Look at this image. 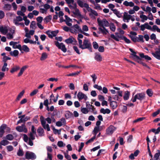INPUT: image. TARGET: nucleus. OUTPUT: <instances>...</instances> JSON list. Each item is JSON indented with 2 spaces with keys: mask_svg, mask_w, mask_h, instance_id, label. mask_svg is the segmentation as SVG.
<instances>
[{
  "mask_svg": "<svg viewBox=\"0 0 160 160\" xmlns=\"http://www.w3.org/2000/svg\"><path fill=\"white\" fill-rule=\"evenodd\" d=\"M22 20L23 19L22 17L20 16H17L16 18L13 20V22L16 25H17L18 24V22L22 21Z\"/></svg>",
  "mask_w": 160,
  "mask_h": 160,
  "instance_id": "c85d7f7f",
  "label": "nucleus"
},
{
  "mask_svg": "<svg viewBox=\"0 0 160 160\" xmlns=\"http://www.w3.org/2000/svg\"><path fill=\"white\" fill-rule=\"evenodd\" d=\"M95 59L98 62H100L102 60V57L99 53H95Z\"/></svg>",
  "mask_w": 160,
  "mask_h": 160,
  "instance_id": "b1692460",
  "label": "nucleus"
},
{
  "mask_svg": "<svg viewBox=\"0 0 160 160\" xmlns=\"http://www.w3.org/2000/svg\"><path fill=\"white\" fill-rule=\"evenodd\" d=\"M110 28L112 32H115L116 30V27L113 23H111L109 24Z\"/></svg>",
  "mask_w": 160,
  "mask_h": 160,
  "instance_id": "603ef678",
  "label": "nucleus"
},
{
  "mask_svg": "<svg viewBox=\"0 0 160 160\" xmlns=\"http://www.w3.org/2000/svg\"><path fill=\"white\" fill-rule=\"evenodd\" d=\"M129 50L133 53L132 54V55L133 56V59L138 63H141V60L140 57L136 54V53L134 52L132 48H130Z\"/></svg>",
  "mask_w": 160,
  "mask_h": 160,
  "instance_id": "dca6fc26",
  "label": "nucleus"
},
{
  "mask_svg": "<svg viewBox=\"0 0 160 160\" xmlns=\"http://www.w3.org/2000/svg\"><path fill=\"white\" fill-rule=\"evenodd\" d=\"M144 42L143 36L142 35H139L138 37V42Z\"/></svg>",
  "mask_w": 160,
  "mask_h": 160,
  "instance_id": "bf43d9fd",
  "label": "nucleus"
},
{
  "mask_svg": "<svg viewBox=\"0 0 160 160\" xmlns=\"http://www.w3.org/2000/svg\"><path fill=\"white\" fill-rule=\"evenodd\" d=\"M139 152V150H136L133 153H131L130 155L129 156V158L131 160H134L135 158L134 157H137L138 154Z\"/></svg>",
  "mask_w": 160,
  "mask_h": 160,
  "instance_id": "a878e982",
  "label": "nucleus"
},
{
  "mask_svg": "<svg viewBox=\"0 0 160 160\" xmlns=\"http://www.w3.org/2000/svg\"><path fill=\"white\" fill-rule=\"evenodd\" d=\"M100 112L101 113L103 114H108L111 112V110L108 108L104 109V108H102L100 110Z\"/></svg>",
  "mask_w": 160,
  "mask_h": 160,
  "instance_id": "7c9ffc66",
  "label": "nucleus"
},
{
  "mask_svg": "<svg viewBox=\"0 0 160 160\" xmlns=\"http://www.w3.org/2000/svg\"><path fill=\"white\" fill-rule=\"evenodd\" d=\"M55 44L58 49H61L63 52H66L67 49L65 45L63 43H59L57 41L55 42Z\"/></svg>",
  "mask_w": 160,
  "mask_h": 160,
  "instance_id": "9b49d317",
  "label": "nucleus"
},
{
  "mask_svg": "<svg viewBox=\"0 0 160 160\" xmlns=\"http://www.w3.org/2000/svg\"><path fill=\"white\" fill-rule=\"evenodd\" d=\"M92 45L94 49H97L98 48V44L96 42H92Z\"/></svg>",
  "mask_w": 160,
  "mask_h": 160,
  "instance_id": "338daca9",
  "label": "nucleus"
},
{
  "mask_svg": "<svg viewBox=\"0 0 160 160\" xmlns=\"http://www.w3.org/2000/svg\"><path fill=\"white\" fill-rule=\"evenodd\" d=\"M135 17L134 15H132L125 12L123 13V20L124 22H129L130 20L133 22L135 20Z\"/></svg>",
  "mask_w": 160,
  "mask_h": 160,
  "instance_id": "39448f33",
  "label": "nucleus"
},
{
  "mask_svg": "<svg viewBox=\"0 0 160 160\" xmlns=\"http://www.w3.org/2000/svg\"><path fill=\"white\" fill-rule=\"evenodd\" d=\"M68 4L69 7L71 8H74L76 7L77 4L74 0H65Z\"/></svg>",
  "mask_w": 160,
  "mask_h": 160,
  "instance_id": "aec40b11",
  "label": "nucleus"
},
{
  "mask_svg": "<svg viewBox=\"0 0 160 160\" xmlns=\"http://www.w3.org/2000/svg\"><path fill=\"white\" fill-rule=\"evenodd\" d=\"M24 92L25 91L24 90H22L21 92L18 95L17 97V98L16 100V101H19L21 98L23 96Z\"/></svg>",
  "mask_w": 160,
  "mask_h": 160,
  "instance_id": "a19ab883",
  "label": "nucleus"
},
{
  "mask_svg": "<svg viewBox=\"0 0 160 160\" xmlns=\"http://www.w3.org/2000/svg\"><path fill=\"white\" fill-rule=\"evenodd\" d=\"M90 84V83L89 82L87 83H84L83 86V89L85 91H88V86Z\"/></svg>",
  "mask_w": 160,
  "mask_h": 160,
  "instance_id": "8fccbe9b",
  "label": "nucleus"
},
{
  "mask_svg": "<svg viewBox=\"0 0 160 160\" xmlns=\"http://www.w3.org/2000/svg\"><path fill=\"white\" fill-rule=\"evenodd\" d=\"M72 114L69 111H66L65 113V116L67 118H68L72 116Z\"/></svg>",
  "mask_w": 160,
  "mask_h": 160,
  "instance_id": "de8ad7c7",
  "label": "nucleus"
},
{
  "mask_svg": "<svg viewBox=\"0 0 160 160\" xmlns=\"http://www.w3.org/2000/svg\"><path fill=\"white\" fill-rule=\"evenodd\" d=\"M66 121L65 119L62 118L60 120L56 122V125L58 127H61L66 124Z\"/></svg>",
  "mask_w": 160,
  "mask_h": 160,
  "instance_id": "4be33fe9",
  "label": "nucleus"
},
{
  "mask_svg": "<svg viewBox=\"0 0 160 160\" xmlns=\"http://www.w3.org/2000/svg\"><path fill=\"white\" fill-rule=\"evenodd\" d=\"M37 132L40 136H42L44 135V129L41 127H39L37 129Z\"/></svg>",
  "mask_w": 160,
  "mask_h": 160,
  "instance_id": "cd10ccee",
  "label": "nucleus"
},
{
  "mask_svg": "<svg viewBox=\"0 0 160 160\" xmlns=\"http://www.w3.org/2000/svg\"><path fill=\"white\" fill-rule=\"evenodd\" d=\"M146 93L150 97H151L153 94V92L151 89H148L146 91Z\"/></svg>",
  "mask_w": 160,
  "mask_h": 160,
  "instance_id": "09e8293b",
  "label": "nucleus"
},
{
  "mask_svg": "<svg viewBox=\"0 0 160 160\" xmlns=\"http://www.w3.org/2000/svg\"><path fill=\"white\" fill-rule=\"evenodd\" d=\"M86 9L89 12V16L91 18L98 16V14L97 12L89 7Z\"/></svg>",
  "mask_w": 160,
  "mask_h": 160,
  "instance_id": "2eb2a0df",
  "label": "nucleus"
},
{
  "mask_svg": "<svg viewBox=\"0 0 160 160\" xmlns=\"http://www.w3.org/2000/svg\"><path fill=\"white\" fill-rule=\"evenodd\" d=\"M101 130V128L99 127H95L93 131V132H94V134H95V136H96V134L98 133V132Z\"/></svg>",
  "mask_w": 160,
  "mask_h": 160,
  "instance_id": "c03bdc74",
  "label": "nucleus"
},
{
  "mask_svg": "<svg viewBox=\"0 0 160 160\" xmlns=\"http://www.w3.org/2000/svg\"><path fill=\"white\" fill-rule=\"evenodd\" d=\"M0 32L3 34L6 35L7 38L8 39H12L13 38L14 30L13 28H10L8 26H1L0 27Z\"/></svg>",
  "mask_w": 160,
  "mask_h": 160,
  "instance_id": "f257e3e1",
  "label": "nucleus"
},
{
  "mask_svg": "<svg viewBox=\"0 0 160 160\" xmlns=\"http://www.w3.org/2000/svg\"><path fill=\"white\" fill-rule=\"evenodd\" d=\"M88 30V28L86 25H84L82 26V31H83V32H87Z\"/></svg>",
  "mask_w": 160,
  "mask_h": 160,
  "instance_id": "0e129e2a",
  "label": "nucleus"
},
{
  "mask_svg": "<svg viewBox=\"0 0 160 160\" xmlns=\"http://www.w3.org/2000/svg\"><path fill=\"white\" fill-rule=\"evenodd\" d=\"M13 135L11 134H8L6 135V138L7 140L11 141L13 139Z\"/></svg>",
  "mask_w": 160,
  "mask_h": 160,
  "instance_id": "4d7b16f0",
  "label": "nucleus"
},
{
  "mask_svg": "<svg viewBox=\"0 0 160 160\" xmlns=\"http://www.w3.org/2000/svg\"><path fill=\"white\" fill-rule=\"evenodd\" d=\"M140 18L141 19V21L142 22H144L145 21H146L148 19V17L145 15L142 14H140Z\"/></svg>",
  "mask_w": 160,
  "mask_h": 160,
  "instance_id": "ea45409f",
  "label": "nucleus"
},
{
  "mask_svg": "<svg viewBox=\"0 0 160 160\" xmlns=\"http://www.w3.org/2000/svg\"><path fill=\"white\" fill-rule=\"evenodd\" d=\"M74 38L72 37H70L69 38L66 39L65 42L68 44L72 43L75 40Z\"/></svg>",
  "mask_w": 160,
  "mask_h": 160,
  "instance_id": "f704fd0d",
  "label": "nucleus"
},
{
  "mask_svg": "<svg viewBox=\"0 0 160 160\" xmlns=\"http://www.w3.org/2000/svg\"><path fill=\"white\" fill-rule=\"evenodd\" d=\"M7 125L5 124H2L0 127V137L2 138L4 133V130L6 128Z\"/></svg>",
  "mask_w": 160,
  "mask_h": 160,
  "instance_id": "5701e85b",
  "label": "nucleus"
},
{
  "mask_svg": "<svg viewBox=\"0 0 160 160\" xmlns=\"http://www.w3.org/2000/svg\"><path fill=\"white\" fill-rule=\"evenodd\" d=\"M160 156V151L158 150V152L156 153L154 156L153 160H158Z\"/></svg>",
  "mask_w": 160,
  "mask_h": 160,
  "instance_id": "49530a36",
  "label": "nucleus"
},
{
  "mask_svg": "<svg viewBox=\"0 0 160 160\" xmlns=\"http://www.w3.org/2000/svg\"><path fill=\"white\" fill-rule=\"evenodd\" d=\"M145 94L144 92L138 93L133 97L131 99V101L133 102H136L137 100L142 101L145 99Z\"/></svg>",
  "mask_w": 160,
  "mask_h": 160,
  "instance_id": "20e7f679",
  "label": "nucleus"
},
{
  "mask_svg": "<svg viewBox=\"0 0 160 160\" xmlns=\"http://www.w3.org/2000/svg\"><path fill=\"white\" fill-rule=\"evenodd\" d=\"M10 54L11 56L16 57L18 55L19 52L17 50H14L13 51L10 52Z\"/></svg>",
  "mask_w": 160,
  "mask_h": 160,
  "instance_id": "58836bf2",
  "label": "nucleus"
},
{
  "mask_svg": "<svg viewBox=\"0 0 160 160\" xmlns=\"http://www.w3.org/2000/svg\"><path fill=\"white\" fill-rule=\"evenodd\" d=\"M77 98L79 101H80L82 99L86 101L88 99V97L86 95L82 92H78L77 94Z\"/></svg>",
  "mask_w": 160,
  "mask_h": 160,
  "instance_id": "6ab92c4d",
  "label": "nucleus"
},
{
  "mask_svg": "<svg viewBox=\"0 0 160 160\" xmlns=\"http://www.w3.org/2000/svg\"><path fill=\"white\" fill-rule=\"evenodd\" d=\"M24 154L22 150L19 149L17 152V155L20 157L23 156Z\"/></svg>",
  "mask_w": 160,
  "mask_h": 160,
  "instance_id": "e2e57ef3",
  "label": "nucleus"
},
{
  "mask_svg": "<svg viewBox=\"0 0 160 160\" xmlns=\"http://www.w3.org/2000/svg\"><path fill=\"white\" fill-rule=\"evenodd\" d=\"M70 9L74 10V11H73L72 12L75 15L78 17L79 18L81 19L83 18V16L81 14L79 10L77 8V5H76L75 8H71Z\"/></svg>",
  "mask_w": 160,
  "mask_h": 160,
  "instance_id": "4468645a",
  "label": "nucleus"
},
{
  "mask_svg": "<svg viewBox=\"0 0 160 160\" xmlns=\"http://www.w3.org/2000/svg\"><path fill=\"white\" fill-rule=\"evenodd\" d=\"M23 42L25 43H29L31 44H36V41H34L30 39L29 38H26L23 40Z\"/></svg>",
  "mask_w": 160,
  "mask_h": 160,
  "instance_id": "2f4dec72",
  "label": "nucleus"
},
{
  "mask_svg": "<svg viewBox=\"0 0 160 160\" xmlns=\"http://www.w3.org/2000/svg\"><path fill=\"white\" fill-rule=\"evenodd\" d=\"M11 58L7 56H4L2 58V61L4 63H6V62L8 60H11Z\"/></svg>",
  "mask_w": 160,
  "mask_h": 160,
  "instance_id": "052dcab7",
  "label": "nucleus"
},
{
  "mask_svg": "<svg viewBox=\"0 0 160 160\" xmlns=\"http://www.w3.org/2000/svg\"><path fill=\"white\" fill-rule=\"evenodd\" d=\"M110 106L113 109L116 108L117 107V103L115 101H110Z\"/></svg>",
  "mask_w": 160,
  "mask_h": 160,
  "instance_id": "79ce46f5",
  "label": "nucleus"
},
{
  "mask_svg": "<svg viewBox=\"0 0 160 160\" xmlns=\"http://www.w3.org/2000/svg\"><path fill=\"white\" fill-rule=\"evenodd\" d=\"M64 17L65 19L64 20H61V18L60 21L61 22H65L66 24L68 26H72V24L71 22H72V20L66 15L64 16Z\"/></svg>",
  "mask_w": 160,
  "mask_h": 160,
  "instance_id": "f3484780",
  "label": "nucleus"
},
{
  "mask_svg": "<svg viewBox=\"0 0 160 160\" xmlns=\"http://www.w3.org/2000/svg\"><path fill=\"white\" fill-rule=\"evenodd\" d=\"M113 12L119 18H120L122 17V13H121L118 11L117 9H115L113 10Z\"/></svg>",
  "mask_w": 160,
  "mask_h": 160,
  "instance_id": "4c0bfd02",
  "label": "nucleus"
},
{
  "mask_svg": "<svg viewBox=\"0 0 160 160\" xmlns=\"http://www.w3.org/2000/svg\"><path fill=\"white\" fill-rule=\"evenodd\" d=\"M98 29L104 34H107L108 33V30L105 27H100Z\"/></svg>",
  "mask_w": 160,
  "mask_h": 160,
  "instance_id": "c9c22d12",
  "label": "nucleus"
},
{
  "mask_svg": "<svg viewBox=\"0 0 160 160\" xmlns=\"http://www.w3.org/2000/svg\"><path fill=\"white\" fill-rule=\"evenodd\" d=\"M81 111L84 114H87L89 112L88 109L86 108H81Z\"/></svg>",
  "mask_w": 160,
  "mask_h": 160,
  "instance_id": "13d9d810",
  "label": "nucleus"
},
{
  "mask_svg": "<svg viewBox=\"0 0 160 160\" xmlns=\"http://www.w3.org/2000/svg\"><path fill=\"white\" fill-rule=\"evenodd\" d=\"M25 156V158L28 160L34 159L36 158V156L34 153L28 151L26 152Z\"/></svg>",
  "mask_w": 160,
  "mask_h": 160,
  "instance_id": "1a4fd4ad",
  "label": "nucleus"
},
{
  "mask_svg": "<svg viewBox=\"0 0 160 160\" xmlns=\"http://www.w3.org/2000/svg\"><path fill=\"white\" fill-rule=\"evenodd\" d=\"M11 7V6L10 4H5L3 8L4 10H9L10 9Z\"/></svg>",
  "mask_w": 160,
  "mask_h": 160,
  "instance_id": "864d4df0",
  "label": "nucleus"
},
{
  "mask_svg": "<svg viewBox=\"0 0 160 160\" xmlns=\"http://www.w3.org/2000/svg\"><path fill=\"white\" fill-rule=\"evenodd\" d=\"M58 32V30L54 31L48 30L46 32V33L48 35L49 38H52L53 37L56 36Z\"/></svg>",
  "mask_w": 160,
  "mask_h": 160,
  "instance_id": "a211bd4d",
  "label": "nucleus"
},
{
  "mask_svg": "<svg viewBox=\"0 0 160 160\" xmlns=\"http://www.w3.org/2000/svg\"><path fill=\"white\" fill-rule=\"evenodd\" d=\"M36 134L32 133H30L28 135L29 138L27 135L24 134L23 140L24 141L30 146H33V144L32 140L35 139V135Z\"/></svg>",
  "mask_w": 160,
  "mask_h": 160,
  "instance_id": "7ed1b4c3",
  "label": "nucleus"
},
{
  "mask_svg": "<svg viewBox=\"0 0 160 160\" xmlns=\"http://www.w3.org/2000/svg\"><path fill=\"white\" fill-rule=\"evenodd\" d=\"M52 18V17L51 15H49L47 16L44 19V20L45 21L47 22H49L51 20Z\"/></svg>",
  "mask_w": 160,
  "mask_h": 160,
  "instance_id": "69168bd1",
  "label": "nucleus"
},
{
  "mask_svg": "<svg viewBox=\"0 0 160 160\" xmlns=\"http://www.w3.org/2000/svg\"><path fill=\"white\" fill-rule=\"evenodd\" d=\"M40 120L41 125L43 128L45 129H47L48 131H50V129L49 126L48 124H46V121L48 123L50 124L52 122L51 119L49 117L45 119L42 116H41L40 117Z\"/></svg>",
  "mask_w": 160,
  "mask_h": 160,
  "instance_id": "f03ea898",
  "label": "nucleus"
},
{
  "mask_svg": "<svg viewBox=\"0 0 160 160\" xmlns=\"http://www.w3.org/2000/svg\"><path fill=\"white\" fill-rule=\"evenodd\" d=\"M91 77L92 78V81L93 82V83H95L96 82V80L97 78V76H96L95 74H93L91 75Z\"/></svg>",
  "mask_w": 160,
  "mask_h": 160,
  "instance_id": "774afa93",
  "label": "nucleus"
},
{
  "mask_svg": "<svg viewBox=\"0 0 160 160\" xmlns=\"http://www.w3.org/2000/svg\"><path fill=\"white\" fill-rule=\"evenodd\" d=\"M8 64L7 63H4L3 65L2 66L1 69V70L2 72H5L6 71H8L9 68H7Z\"/></svg>",
  "mask_w": 160,
  "mask_h": 160,
  "instance_id": "37998d69",
  "label": "nucleus"
},
{
  "mask_svg": "<svg viewBox=\"0 0 160 160\" xmlns=\"http://www.w3.org/2000/svg\"><path fill=\"white\" fill-rule=\"evenodd\" d=\"M25 117V115H22V116H20L18 117V118H20V119L17 122V124L18 125L19 123H22V119L23 118H24Z\"/></svg>",
  "mask_w": 160,
  "mask_h": 160,
  "instance_id": "6e6d98bb",
  "label": "nucleus"
},
{
  "mask_svg": "<svg viewBox=\"0 0 160 160\" xmlns=\"http://www.w3.org/2000/svg\"><path fill=\"white\" fill-rule=\"evenodd\" d=\"M91 44L90 41L88 39H85L83 42V44L80 47L82 49H91Z\"/></svg>",
  "mask_w": 160,
  "mask_h": 160,
  "instance_id": "0eeeda50",
  "label": "nucleus"
},
{
  "mask_svg": "<svg viewBox=\"0 0 160 160\" xmlns=\"http://www.w3.org/2000/svg\"><path fill=\"white\" fill-rule=\"evenodd\" d=\"M19 42L11 41L9 43V45L12 46V48L14 49L18 48L19 50L21 49V45L20 44H18Z\"/></svg>",
  "mask_w": 160,
  "mask_h": 160,
  "instance_id": "412c9836",
  "label": "nucleus"
},
{
  "mask_svg": "<svg viewBox=\"0 0 160 160\" xmlns=\"http://www.w3.org/2000/svg\"><path fill=\"white\" fill-rule=\"evenodd\" d=\"M97 21L98 25L102 27H108L109 26V23L108 21L105 19H103L102 20H99L98 18L97 19Z\"/></svg>",
  "mask_w": 160,
  "mask_h": 160,
  "instance_id": "6e6552de",
  "label": "nucleus"
},
{
  "mask_svg": "<svg viewBox=\"0 0 160 160\" xmlns=\"http://www.w3.org/2000/svg\"><path fill=\"white\" fill-rule=\"evenodd\" d=\"M20 68V67L18 66H15L13 68H12L11 69L10 71V72L11 73H13L14 72L17 71L18 70H19Z\"/></svg>",
  "mask_w": 160,
  "mask_h": 160,
  "instance_id": "e433bc0d",
  "label": "nucleus"
},
{
  "mask_svg": "<svg viewBox=\"0 0 160 160\" xmlns=\"http://www.w3.org/2000/svg\"><path fill=\"white\" fill-rule=\"evenodd\" d=\"M82 29L77 24L71 27L70 32L72 33H77L82 32Z\"/></svg>",
  "mask_w": 160,
  "mask_h": 160,
  "instance_id": "423d86ee",
  "label": "nucleus"
},
{
  "mask_svg": "<svg viewBox=\"0 0 160 160\" xmlns=\"http://www.w3.org/2000/svg\"><path fill=\"white\" fill-rule=\"evenodd\" d=\"M16 130L19 132H24L27 133L28 130L24 124H22L21 126H18L16 127Z\"/></svg>",
  "mask_w": 160,
  "mask_h": 160,
  "instance_id": "ddd939ff",
  "label": "nucleus"
},
{
  "mask_svg": "<svg viewBox=\"0 0 160 160\" xmlns=\"http://www.w3.org/2000/svg\"><path fill=\"white\" fill-rule=\"evenodd\" d=\"M1 145L5 146L8 145L9 143V142L7 140H3L1 141Z\"/></svg>",
  "mask_w": 160,
  "mask_h": 160,
  "instance_id": "3c124183",
  "label": "nucleus"
},
{
  "mask_svg": "<svg viewBox=\"0 0 160 160\" xmlns=\"http://www.w3.org/2000/svg\"><path fill=\"white\" fill-rule=\"evenodd\" d=\"M48 58V54L46 52L42 53L40 58V60L43 61L47 59Z\"/></svg>",
  "mask_w": 160,
  "mask_h": 160,
  "instance_id": "a18cd8bd",
  "label": "nucleus"
},
{
  "mask_svg": "<svg viewBox=\"0 0 160 160\" xmlns=\"http://www.w3.org/2000/svg\"><path fill=\"white\" fill-rule=\"evenodd\" d=\"M130 92L128 91H126L125 92L123 96V98L124 100H128L130 96Z\"/></svg>",
  "mask_w": 160,
  "mask_h": 160,
  "instance_id": "bb28decb",
  "label": "nucleus"
},
{
  "mask_svg": "<svg viewBox=\"0 0 160 160\" xmlns=\"http://www.w3.org/2000/svg\"><path fill=\"white\" fill-rule=\"evenodd\" d=\"M160 29L159 28L157 25H154L152 26V28L151 30L153 32H154L156 30L157 32H158Z\"/></svg>",
  "mask_w": 160,
  "mask_h": 160,
  "instance_id": "5fc2aeb1",
  "label": "nucleus"
},
{
  "mask_svg": "<svg viewBox=\"0 0 160 160\" xmlns=\"http://www.w3.org/2000/svg\"><path fill=\"white\" fill-rule=\"evenodd\" d=\"M116 128L112 125H110L106 130V134L108 135H111L116 130Z\"/></svg>",
  "mask_w": 160,
  "mask_h": 160,
  "instance_id": "f8f14e48",
  "label": "nucleus"
},
{
  "mask_svg": "<svg viewBox=\"0 0 160 160\" xmlns=\"http://www.w3.org/2000/svg\"><path fill=\"white\" fill-rule=\"evenodd\" d=\"M152 54L156 59L160 60V52L156 50L155 52H152Z\"/></svg>",
  "mask_w": 160,
  "mask_h": 160,
  "instance_id": "393cba45",
  "label": "nucleus"
},
{
  "mask_svg": "<svg viewBox=\"0 0 160 160\" xmlns=\"http://www.w3.org/2000/svg\"><path fill=\"white\" fill-rule=\"evenodd\" d=\"M123 4L126 6H130V7H133L134 5V3L132 2H128L127 1L124 2Z\"/></svg>",
  "mask_w": 160,
  "mask_h": 160,
  "instance_id": "473e14b6",
  "label": "nucleus"
},
{
  "mask_svg": "<svg viewBox=\"0 0 160 160\" xmlns=\"http://www.w3.org/2000/svg\"><path fill=\"white\" fill-rule=\"evenodd\" d=\"M36 23L34 21H32L31 22L30 25V28L33 29H35L36 28Z\"/></svg>",
  "mask_w": 160,
  "mask_h": 160,
  "instance_id": "680f3d73",
  "label": "nucleus"
},
{
  "mask_svg": "<svg viewBox=\"0 0 160 160\" xmlns=\"http://www.w3.org/2000/svg\"><path fill=\"white\" fill-rule=\"evenodd\" d=\"M77 3L78 5L81 8H85L86 9L89 7L87 3V0H77Z\"/></svg>",
  "mask_w": 160,
  "mask_h": 160,
  "instance_id": "9d476101",
  "label": "nucleus"
},
{
  "mask_svg": "<svg viewBox=\"0 0 160 160\" xmlns=\"http://www.w3.org/2000/svg\"><path fill=\"white\" fill-rule=\"evenodd\" d=\"M21 49H19V50L22 52V51L25 52H29L30 49L26 45H23L22 46H21Z\"/></svg>",
  "mask_w": 160,
  "mask_h": 160,
  "instance_id": "c756f323",
  "label": "nucleus"
},
{
  "mask_svg": "<svg viewBox=\"0 0 160 160\" xmlns=\"http://www.w3.org/2000/svg\"><path fill=\"white\" fill-rule=\"evenodd\" d=\"M28 66L27 65H25L22 67L21 69L20 72L18 74V76H21L23 74L24 71L28 68Z\"/></svg>",
  "mask_w": 160,
  "mask_h": 160,
  "instance_id": "72a5a7b5",
  "label": "nucleus"
}]
</instances>
